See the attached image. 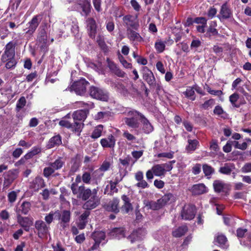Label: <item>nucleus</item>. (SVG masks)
Returning <instances> with one entry per match:
<instances>
[{"label": "nucleus", "instance_id": "a18cd8bd", "mask_svg": "<svg viewBox=\"0 0 251 251\" xmlns=\"http://www.w3.org/2000/svg\"><path fill=\"white\" fill-rule=\"evenodd\" d=\"M188 145L186 147V150L188 151H194L196 148L197 146L199 144V142L197 140H188Z\"/></svg>", "mask_w": 251, "mask_h": 251}, {"label": "nucleus", "instance_id": "e2e57ef3", "mask_svg": "<svg viewBox=\"0 0 251 251\" xmlns=\"http://www.w3.org/2000/svg\"><path fill=\"white\" fill-rule=\"evenodd\" d=\"M175 163V161L174 160V161H170L168 163L162 164V166L163 168H164V171L165 173L166 171H171L173 169L172 163Z\"/></svg>", "mask_w": 251, "mask_h": 251}, {"label": "nucleus", "instance_id": "864d4df0", "mask_svg": "<svg viewBox=\"0 0 251 251\" xmlns=\"http://www.w3.org/2000/svg\"><path fill=\"white\" fill-rule=\"evenodd\" d=\"M26 100L24 97H21L18 100L16 105V110L19 111L22 108H23L25 105Z\"/></svg>", "mask_w": 251, "mask_h": 251}, {"label": "nucleus", "instance_id": "8fccbe9b", "mask_svg": "<svg viewBox=\"0 0 251 251\" xmlns=\"http://www.w3.org/2000/svg\"><path fill=\"white\" fill-rule=\"evenodd\" d=\"M173 197V195L169 193L164 195L161 198L158 199L162 207L164 206Z\"/></svg>", "mask_w": 251, "mask_h": 251}, {"label": "nucleus", "instance_id": "0eeeda50", "mask_svg": "<svg viewBox=\"0 0 251 251\" xmlns=\"http://www.w3.org/2000/svg\"><path fill=\"white\" fill-rule=\"evenodd\" d=\"M40 22L41 18L39 16H34L26 25L27 27L25 29V33L29 35H32L36 30Z\"/></svg>", "mask_w": 251, "mask_h": 251}, {"label": "nucleus", "instance_id": "393cba45", "mask_svg": "<svg viewBox=\"0 0 251 251\" xmlns=\"http://www.w3.org/2000/svg\"><path fill=\"white\" fill-rule=\"evenodd\" d=\"M31 204L29 202L24 201L22 204L17 207L16 212L17 216L21 214L26 215L30 210Z\"/></svg>", "mask_w": 251, "mask_h": 251}, {"label": "nucleus", "instance_id": "72a5a7b5", "mask_svg": "<svg viewBox=\"0 0 251 251\" xmlns=\"http://www.w3.org/2000/svg\"><path fill=\"white\" fill-rule=\"evenodd\" d=\"M127 35L128 39L130 41L140 42L143 40L140 34L134 31L133 29H128V30H127Z\"/></svg>", "mask_w": 251, "mask_h": 251}, {"label": "nucleus", "instance_id": "5fc2aeb1", "mask_svg": "<svg viewBox=\"0 0 251 251\" xmlns=\"http://www.w3.org/2000/svg\"><path fill=\"white\" fill-rule=\"evenodd\" d=\"M143 151H133L131 152V154L133 158L135 159V160H132L131 165H133L136 162V161L143 155Z\"/></svg>", "mask_w": 251, "mask_h": 251}, {"label": "nucleus", "instance_id": "6e6552de", "mask_svg": "<svg viewBox=\"0 0 251 251\" xmlns=\"http://www.w3.org/2000/svg\"><path fill=\"white\" fill-rule=\"evenodd\" d=\"M134 114H137L142 119L143 130L144 132L147 134L151 132L153 130V127L143 114L137 111H130L128 112L129 115L134 116Z\"/></svg>", "mask_w": 251, "mask_h": 251}, {"label": "nucleus", "instance_id": "423d86ee", "mask_svg": "<svg viewBox=\"0 0 251 251\" xmlns=\"http://www.w3.org/2000/svg\"><path fill=\"white\" fill-rule=\"evenodd\" d=\"M196 213V209L195 205H185L181 211V217L183 220H191L195 217Z\"/></svg>", "mask_w": 251, "mask_h": 251}, {"label": "nucleus", "instance_id": "473e14b6", "mask_svg": "<svg viewBox=\"0 0 251 251\" xmlns=\"http://www.w3.org/2000/svg\"><path fill=\"white\" fill-rule=\"evenodd\" d=\"M110 236L118 238L125 237V230L123 227H116L113 228L110 232Z\"/></svg>", "mask_w": 251, "mask_h": 251}, {"label": "nucleus", "instance_id": "4468645a", "mask_svg": "<svg viewBox=\"0 0 251 251\" xmlns=\"http://www.w3.org/2000/svg\"><path fill=\"white\" fill-rule=\"evenodd\" d=\"M107 66L111 72L119 77H125L126 73L122 71L116 64L111 61L109 58L107 59Z\"/></svg>", "mask_w": 251, "mask_h": 251}, {"label": "nucleus", "instance_id": "2eb2a0df", "mask_svg": "<svg viewBox=\"0 0 251 251\" xmlns=\"http://www.w3.org/2000/svg\"><path fill=\"white\" fill-rule=\"evenodd\" d=\"M54 214L58 217L59 219L61 220V226L63 228H65L67 226V224L69 223L70 221V212L68 210H63L61 213L56 211Z\"/></svg>", "mask_w": 251, "mask_h": 251}, {"label": "nucleus", "instance_id": "bf43d9fd", "mask_svg": "<svg viewBox=\"0 0 251 251\" xmlns=\"http://www.w3.org/2000/svg\"><path fill=\"white\" fill-rule=\"evenodd\" d=\"M231 171V169L227 164H225L224 166L221 167L219 170L221 173L226 175H229Z\"/></svg>", "mask_w": 251, "mask_h": 251}, {"label": "nucleus", "instance_id": "79ce46f5", "mask_svg": "<svg viewBox=\"0 0 251 251\" xmlns=\"http://www.w3.org/2000/svg\"><path fill=\"white\" fill-rule=\"evenodd\" d=\"M227 241L226 237L223 234L218 235L215 239V241L218 243L219 245L222 248L226 247V244Z\"/></svg>", "mask_w": 251, "mask_h": 251}, {"label": "nucleus", "instance_id": "a19ab883", "mask_svg": "<svg viewBox=\"0 0 251 251\" xmlns=\"http://www.w3.org/2000/svg\"><path fill=\"white\" fill-rule=\"evenodd\" d=\"M64 164V162H63L61 158H58L55 160L53 162L50 163L49 165H50L55 171L60 169Z\"/></svg>", "mask_w": 251, "mask_h": 251}, {"label": "nucleus", "instance_id": "052dcab7", "mask_svg": "<svg viewBox=\"0 0 251 251\" xmlns=\"http://www.w3.org/2000/svg\"><path fill=\"white\" fill-rule=\"evenodd\" d=\"M110 184V191L109 193H108V195L112 196L114 193H117L118 191V189L116 187V184L115 183H113V181L110 180L109 181Z\"/></svg>", "mask_w": 251, "mask_h": 251}, {"label": "nucleus", "instance_id": "e433bc0d", "mask_svg": "<svg viewBox=\"0 0 251 251\" xmlns=\"http://www.w3.org/2000/svg\"><path fill=\"white\" fill-rule=\"evenodd\" d=\"M93 171V168L89 169V171L84 172L82 176V181L85 184H89L92 178L91 172Z\"/></svg>", "mask_w": 251, "mask_h": 251}, {"label": "nucleus", "instance_id": "680f3d73", "mask_svg": "<svg viewBox=\"0 0 251 251\" xmlns=\"http://www.w3.org/2000/svg\"><path fill=\"white\" fill-rule=\"evenodd\" d=\"M59 125L62 127H66L68 129H71V128H73V124L71 123L70 122L66 120H61L59 122Z\"/></svg>", "mask_w": 251, "mask_h": 251}, {"label": "nucleus", "instance_id": "09e8293b", "mask_svg": "<svg viewBox=\"0 0 251 251\" xmlns=\"http://www.w3.org/2000/svg\"><path fill=\"white\" fill-rule=\"evenodd\" d=\"M155 48L159 53L162 52L165 50V43L161 40H158L155 43Z\"/></svg>", "mask_w": 251, "mask_h": 251}, {"label": "nucleus", "instance_id": "ea45409f", "mask_svg": "<svg viewBox=\"0 0 251 251\" xmlns=\"http://www.w3.org/2000/svg\"><path fill=\"white\" fill-rule=\"evenodd\" d=\"M183 94L186 97L189 99L191 100H195V89L194 87H188L186 91L184 92Z\"/></svg>", "mask_w": 251, "mask_h": 251}, {"label": "nucleus", "instance_id": "ddd939ff", "mask_svg": "<svg viewBox=\"0 0 251 251\" xmlns=\"http://www.w3.org/2000/svg\"><path fill=\"white\" fill-rule=\"evenodd\" d=\"M147 234V230L145 228L140 227L134 230L132 233L128 236V239L131 243H133L135 241L143 239Z\"/></svg>", "mask_w": 251, "mask_h": 251}, {"label": "nucleus", "instance_id": "f8f14e48", "mask_svg": "<svg viewBox=\"0 0 251 251\" xmlns=\"http://www.w3.org/2000/svg\"><path fill=\"white\" fill-rule=\"evenodd\" d=\"M86 27L89 37L94 39L97 33V25L94 18H88L86 20Z\"/></svg>", "mask_w": 251, "mask_h": 251}, {"label": "nucleus", "instance_id": "bb28decb", "mask_svg": "<svg viewBox=\"0 0 251 251\" xmlns=\"http://www.w3.org/2000/svg\"><path fill=\"white\" fill-rule=\"evenodd\" d=\"M17 177V174L16 172L8 171L4 176V185L5 187L9 186Z\"/></svg>", "mask_w": 251, "mask_h": 251}, {"label": "nucleus", "instance_id": "a211bd4d", "mask_svg": "<svg viewBox=\"0 0 251 251\" xmlns=\"http://www.w3.org/2000/svg\"><path fill=\"white\" fill-rule=\"evenodd\" d=\"M88 113V109L78 110L73 113L72 117L74 121H76L83 123L86 119Z\"/></svg>", "mask_w": 251, "mask_h": 251}, {"label": "nucleus", "instance_id": "dca6fc26", "mask_svg": "<svg viewBox=\"0 0 251 251\" xmlns=\"http://www.w3.org/2000/svg\"><path fill=\"white\" fill-rule=\"evenodd\" d=\"M232 15L231 9L228 7L226 3L223 4L221 8L219 14L217 17L222 21L223 20L229 19Z\"/></svg>", "mask_w": 251, "mask_h": 251}, {"label": "nucleus", "instance_id": "f704fd0d", "mask_svg": "<svg viewBox=\"0 0 251 251\" xmlns=\"http://www.w3.org/2000/svg\"><path fill=\"white\" fill-rule=\"evenodd\" d=\"M188 231V227L186 226H182L176 229L172 232L174 237L178 238L182 236Z\"/></svg>", "mask_w": 251, "mask_h": 251}, {"label": "nucleus", "instance_id": "0e129e2a", "mask_svg": "<svg viewBox=\"0 0 251 251\" xmlns=\"http://www.w3.org/2000/svg\"><path fill=\"white\" fill-rule=\"evenodd\" d=\"M218 34L217 30L212 27L211 26H209V28L207 29L206 34L209 37H210L211 36H214L217 35Z\"/></svg>", "mask_w": 251, "mask_h": 251}, {"label": "nucleus", "instance_id": "6ab92c4d", "mask_svg": "<svg viewBox=\"0 0 251 251\" xmlns=\"http://www.w3.org/2000/svg\"><path fill=\"white\" fill-rule=\"evenodd\" d=\"M44 186L45 182L44 179L41 177L37 176L30 182L29 187L33 189L34 191H38L40 189Z\"/></svg>", "mask_w": 251, "mask_h": 251}, {"label": "nucleus", "instance_id": "69168bd1", "mask_svg": "<svg viewBox=\"0 0 251 251\" xmlns=\"http://www.w3.org/2000/svg\"><path fill=\"white\" fill-rule=\"evenodd\" d=\"M119 59L120 62L122 64L123 66L126 68H131L132 64L131 63H128L126 60L125 59L123 56L122 55L119 56Z\"/></svg>", "mask_w": 251, "mask_h": 251}, {"label": "nucleus", "instance_id": "9b49d317", "mask_svg": "<svg viewBox=\"0 0 251 251\" xmlns=\"http://www.w3.org/2000/svg\"><path fill=\"white\" fill-rule=\"evenodd\" d=\"M143 79L150 85L151 88H154L156 86V80L152 72L147 67H144L143 69Z\"/></svg>", "mask_w": 251, "mask_h": 251}, {"label": "nucleus", "instance_id": "20e7f679", "mask_svg": "<svg viewBox=\"0 0 251 251\" xmlns=\"http://www.w3.org/2000/svg\"><path fill=\"white\" fill-rule=\"evenodd\" d=\"M89 93L92 98L102 101H107L109 98L108 94L106 91L94 86L90 87Z\"/></svg>", "mask_w": 251, "mask_h": 251}, {"label": "nucleus", "instance_id": "f3484780", "mask_svg": "<svg viewBox=\"0 0 251 251\" xmlns=\"http://www.w3.org/2000/svg\"><path fill=\"white\" fill-rule=\"evenodd\" d=\"M213 187L215 191L217 193H226L230 189V186L228 184L219 180H216L214 181Z\"/></svg>", "mask_w": 251, "mask_h": 251}, {"label": "nucleus", "instance_id": "c03bdc74", "mask_svg": "<svg viewBox=\"0 0 251 251\" xmlns=\"http://www.w3.org/2000/svg\"><path fill=\"white\" fill-rule=\"evenodd\" d=\"M103 129L102 125H99L93 131L91 137L94 139H97L100 137L101 135V132Z\"/></svg>", "mask_w": 251, "mask_h": 251}, {"label": "nucleus", "instance_id": "13d9d810", "mask_svg": "<svg viewBox=\"0 0 251 251\" xmlns=\"http://www.w3.org/2000/svg\"><path fill=\"white\" fill-rule=\"evenodd\" d=\"M214 104V100L213 99H210L205 101L204 103L201 105V107L204 109H207L209 107H211Z\"/></svg>", "mask_w": 251, "mask_h": 251}, {"label": "nucleus", "instance_id": "49530a36", "mask_svg": "<svg viewBox=\"0 0 251 251\" xmlns=\"http://www.w3.org/2000/svg\"><path fill=\"white\" fill-rule=\"evenodd\" d=\"M239 98V96L237 93H234L230 96L229 101L231 103L232 106L234 107L238 108L240 107V104H237L236 102Z\"/></svg>", "mask_w": 251, "mask_h": 251}, {"label": "nucleus", "instance_id": "aec40b11", "mask_svg": "<svg viewBox=\"0 0 251 251\" xmlns=\"http://www.w3.org/2000/svg\"><path fill=\"white\" fill-rule=\"evenodd\" d=\"M78 5L80 6L82 12V15L87 16L91 12V5L89 0H80Z\"/></svg>", "mask_w": 251, "mask_h": 251}, {"label": "nucleus", "instance_id": "58836bf2", "mask_svg": "<svg viewBox=\"0 0 251 251\" xmlns=\"http://www.w3.org/2000/svg\"><path fill=\"white\" fill-rule=\"evenodd\" d=\"M83 127L84 124L82 122L75 121H74V124H73V128L71 129H72L73 131L77 133L78 135H79Z\"/></svg>", "mask_w": 251, "mask_h": 251}, {"label": "nucleus", "instance_id": "cd10ccee", "mask_svg": "<svg viewBox=\"0 0 251 251\" xmlns=\"http://www.w3.org/2000/svg\"><path fill=\"white\" fill-rule=\"evenodd\" d=\"M100 143L103 148H113L115 144V139L113 135H110L107 138L101 139Z\"/></svg>", "mask_w": 251, "mask_h": 251}, {"label": "nucleus", "instance_id": "2f4dec72", "mask_svg": "<svg viewBox=\"0 0 251 251\" xmlns=\"http://www.w3.org/2000/svg\"><path fill=\"white\" fill-rule=\"evenodd\" d=\"M37 41L40 43L42 44L41 48H44L46 47L48 41V38L46 32L45 31V29H42L39 32L37 37Z\"/></svg>", "mask_w": 251, "mask_h": 251}, {"label": "nucleus", "instance_id": "4d7b16f0", "mask_svg": "<svg viewBox=\"0 0 251 251\" xmlns=\"http://www.w3.org/2000/svg\"><path fill=\"white\" fill-rule=\"evenodd\" d=\"M119 161L123 166H127L129 165L130 162H132V159L129 155L126 156L125 158H120Z\"/></svg>", "mask_w": 251, "mask_h": 251}, {"label": "nucleus", "instance_id": "c756f323", "mask_svg": "<svg viewBox=\"0 0 251 251\" xmlns=\"http://www.w3.org/2000/svg\"><path fill=\"white\" fill-rule=\"evenodd\" d=\"M78 155H76L75 158L72 159V165L71 167L69 174L70 176L73 175L76 172H77L80 166V161L77 158Z\"/></svg>", "mask_w": 251, "mask_h": 251}, {"label": "nucleus", "instance_id": "a878e982", "mask_svg": "<svg viewBox=\"0 0 251 251\" xmlns=\"http://www.w3.org/2000/svg\"><path fill=\"white\" fill-rule=\"evenodd\" d=\"M17 222L19 225L23 227L26 226H32L33 224V219L28 217H22L19 214L17 216Z\"/></svg>", "mask_w": 251, "mask_h": 251}, {"label": "nucleus", "instance_id": "1a4fd4ad", "mask_svg": "<svg viewBox=\"0 0 251 251\" xmlns=\"http://www.w3.org/2000/svg\"><path fill=\"white\" fill-rule=\"evenodd\" d=\"M92 238L95 241L94 245L89 249V251H93L97 249L102 240L105 238V233L102 231H97L92 234Z\"/></svg>", "mask_w": 251, "mask_h": 251}, {"label": "nucleus", "instance_id": "603ef678", "mask_svg": "<svg viewBox=\"0 0 251 251\" xmlns=\"http://www.w3.org/2000/svg\"><path fill=\"white\" fill-rule=\"evenodd\" d=\"M54 170L49 165V167H45L43 170V175L46 178H49L52 174L54 173Z\"/></svg>", "mask_w": 251, "mask_h": 251}, {"label": "nucleus", "instance_id": "4be33fe9", "mask_svg": "<svg viewBox=\"0 0 251 251\" xmlns=\"http://www.w3.org/2000/svg\"><path fill=\"white\" fill-rule=\"evenodd\" d=\"M119 200L117 198H114L110 201L106 206V209L108 211H111L115 213H118L120 209L119 207Z\"/></svg>", "mask_w": 251, "mask_h": 251}, {"label": "nucleus", "instance_id": "9d476101", "mask_svg": "<svg viewBox=\"0 0 251 251\" xmlns=\"http://www.w3.org/2000/svg\"><path fill=\"white\" fill-rule=\"evenodd\" d=\"M15 46L12 42H9L5 46L4 53L2 55L1 60L5 62L9 59L14 58Z\"/></svg>", "mask_w": 251, "mask_h": 251}, {"label": "nucleus", "instance_id": "c9c22d12", "mask_svg": "<svg viewBox=\"0 0 251 251\" xmlns=\"http://www.w3.org/2000/svg\"><path fill=\"white\" fill-rule=\"evenodd\" d=\"M97 42L101 50L104 52H107L108 51V48L105 43L103 37L99 35L97 38Z\"/></svg>", "mask_w": 251, "mask_h": 251}, {"label": "nucleus", "instance_id": "7c9ffc66", "mask_svg": "<svg viewBox=\"0 0 251 251\" xmlns=\"http://www.w3.org/2000/svg\"><path fill=\"white\" fill-rule=\"evenodd\" d=\"M111 84L114 89H115L117 91L121 93L124 96H126L128 95V92L127 89L122 83L119 82H112Z\"/></svg>", "mask_w": 251, "mask_h": 251}, {"label": "nucleus", "instance_id": "412c9836", "mask_svg": "<svg viewBox=\"0 0 251 251\" xmlns=\"http://www.w3.org/2000/svg\"><path fill=\"white\" fill-rule=\"evenodd\" d=\"M122 199L124 201V204L121 207V212L124 214L128 213L133 209L129 199L126 195H124L122 196Z\"/></svg>", "mask_w": 251, "mask_h": 251}, {"label": "nucleus", "instance_id": "6e6d98bb", "mask_svg": "<svg viewBox=\"0 0 251 251\" xmlns=\"http://www.w3.org/2000/svg\"><path fill=\"white\" fill-rule=\"evenodd\" d=\"M233 145L236 149L245 150L247 148L248 145L247 143L243 142L242 144H239L238 142L234 141L232 142Z\"/></svg>", "mask_w": 251, "mask_h": 251}, {"label": "nucleus", "instance_id": "338daca9", "mask_svg": "<svg viewBox=\"0 0 251 251\" xmlns=\"http://www.w3.org/2000/svg\"><path fill=\"white\" fill-rule=\"evenodd\" d=\"M54 214V213H53L52 212H50L45 217V220L46 221V224L48 226H50V224L52 222L53 219V215Z\"/></svg>", "mask_w": 251, "mask_h": 251}, {"label": "nucleus", "instance_id": "5701e85b", "mask_svg": "<svg viewBox=\"0 0 251 251\" xmlns=\"http://www.w3.org/2000/svg\"><path fill=\"white\" fill-rule=\"evenodd\" d=\"M128 115L129 116L128 114ZM136 115H138V114H134V116L129 115V116H132V117L125 118V122L128 126L133 128H137L139 127L140 123L137 118H135Z\"/></svg>", "mask_w": 251, "mask_h": 251}, {"label": "nucleus", "instance_id": "c85d7f7f", "mask_svg": "<svg viewBox=\"0 0 251 251\" xmlns=\"http://www.w3.org/2000/svg\"><path fill=\"white\" fill-rule=\"evenodd\" d=\"M191 191L193 195H201L206 192V187L202 183L195 184L192 186Z\"/></svg>", "mask_w": 251, "mask_h": 251}, {"label": "nucleus", "instance_id": "f03ea898", "mask_svg": "<svg viewBox=\"0 0 251 251\" xmlns=\"http://www.w3.org/2000/svg\"><path fill=\"white\" fill-rule=\"evenodd\" d=\"M34 233L40 239L47 238L48 234H49L50 226H48L42 220H38L36 221L34 223Z\"/></svg>", "mask_w": 251, "mask_h": 251}, {"label": "nucleus", "instance_id": "774afa93", "mask_svg": "<svg viewBox=\"0 0 251 251\" xmlns=\"http://www.w3.org/2000/svg\"><path fill=\"white\" fill-rule=\"evenodd\" d=\"M8 62L5 64V67L7 69H11L13 67H15L16 65V61L14 58L9 59Z\"/></svg>", "mask_w": 251, "mask_h": 251}, {"label": "nucleus", "instance_id": "4c0bfd02", "mask_svg": "<svg viewBox=\"0 0 251 251\" xmlns=\"http://www.w3.org/2000/svg\"><path fill=\"white\" fill-rule=\"evenodd\" d=\"M152 171L154 175L156 176H164L165 174L162 164H157L153 166L152 168Z\"/></svg>", "mask_w": 251, "mask_h": 251}, {"label": "nucleus", "instance_id": "3c124183", "mask_svg": "<svg viewBox=\"0 0 251 251\" xmlns=\"http://www.w3.org/2000/svg\"><path fill=\"white\" fill-rule=\"evenodd\" d=\"M203 171L206 176H210L214 173V169L207 164H204L202 166Z\"/></svg>", "mask_w": 251, "mask_h": 251}, {"label": "nucleus", "instance_id": "b1692460", "mask_svg": "<svg viewBox=\"0 0 251 251\" xmlns=\"http://www.w3.org/2000/svg\"><path fill=\"white\" fill-rule=\"evenodd\" d=\"M62 144V137L59 134H57L51 137L47 144L48 149H51L56 146H59Z\"/></svg>", "mask_w": 251, "mask_h": 251}, {"label": "nucleus", "instance_id": "f257e3e1", "mask_svg": "<svg viewBox=\"0 0 251 251\" xmlns=\"http://www.w3.org/2000/svg\"><path fill=\"white\" fill-rule=\"evenodd\" d=\"M71 189L73 194L76 195L77 199L86 201L83 205L84 209H94L100 204V199L98 196V189H94L92 191L84 185L78 186L75 183L71 184Z\"/></svg>", "mask_w": 251, "mask_h": 251}, {"label": "nucleus", "instance_id": "37998d69", "mask_svg": "<svg viewBox=\"0 0 251 251\" xmlns=\"http://www.w3.org/2000/svg\"><path fill=\"white\" fill-rule=\"evenodd\" d=\"M147 206H149V208L153 210H158L162 207L161 204L158 200L157 201H151L149 202Z\"/></svg>", "mask_w": 251, "mask_h": 251}, {"label": "nucleus", "instance_id": "de8ad7c7", "mask_svg": "<svg viewBox=\"0 0 251 251\" xmlns=\"http://www.w3.org/2000/svg\"><path fill=\"white\" fill-rule=\"evenodd\" d=\"M75 103L78 107L84 108V109H88L89 110L90 108L94 107V104L92 102L87 103L83 101H76Z\"/></svg>", "mask_w": 251, "mask_h": 251}, {"label": "nucleus", "instance_id": "39448f33", "mask_svg": "<svg viewBox=\"0 0 251 251\" xmlns=\"http://www.w3.org/2000/svg\"><path fill=\"white\" fill-rule=\"evenodd\" d=\"M123 25L128 29L137 30L139 27L137 16L127 15L123 18Z\"/></svg>", "mask_w": 251, "mask_h": 251}, {"label": "nucleus", "instance_id": "7ed1b4c3", "mask_svg": "<svg viewBox=\"0 0 251 251\" xmlns=\"http://www.w3.org/2000/svg\"><path fill=\"white\" fill-rule=\"evenodd\" d=\"M89 85V82L88 81L81 78L73 83L71 90L74 91L77 95L83 96L86 93L87 87Z\"/></svg>", "mask_w": 251, "mask_h": 251}]
</instances>
